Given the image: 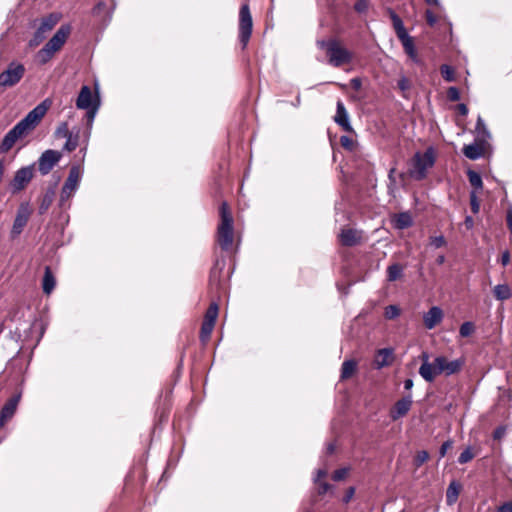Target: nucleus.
I'll return each instance as SVG.
<instances>
[{
    "mask_svg": "<svg viewBox=\"0 0 512 512\" xmlns=\"http://www.w3.org/2000/svg\"><path fill=\"white\" fill-rule=\"evenodd\" d=\"M78 142H79V135H78V133H76V134L71 133L66 138V143H65L63 148H64V150H66L68 152H72V151H74L77 148Z\"/></svg>",
    "mask_w": 512,
    "mask_h": 512,
    "instance_id": "nucleus-38",
    "label": "nucleus"
},
{
    "mask_svg": "<svg viewBox=\"0 0 512 512\" xmlns=\"http://www.w3.org/2000/svg\"><path fill=\"white\" fill-rule=\"evenodd\" d=\"M99 106L100 105H94L92 108H89V109H85L87 111L86 113V116H87V122H88V126L91 128L92 126V123L95 119V116L97 114V111L99 109Z\"/></svg>",
    "mask_w": 512,
    "mask_h": 512,
    "instance_id": "nucleus-47",
    "label": "nucleus"
},
{
    "mask_svg": "<svg viewBox=\"0 0 512 512\" xmlns=\"http://www.w3.org/2000/svg\"><path fill=\"white\" fill-rule=\"evenodd\" d=\"M430 244L435 248H440L446 244V240L443 236H434L430 238Z\"/></svg>",
    "mask_w": 512,
    "mask_h": 512,
    "instance_id": "nucleus-51",
    "label": "nucleus"
},
{
    "mask_svg": "<svg viewBox=\"0 0 512 512\" xmlns=\"http://www.w3.org/2000/svg\"><path fill=\"white\" fill-rule=\"evenodd\" d=\"M20 398V394L14 395L12 398H10L0 410V418L5 419L6 421L11 419L16 412Z\"/></svg>",
    "mask_w": 512,
    "mask_h": 512,
    "instance_id": "nucleus-20",
    "label": "nucleus"
},
{
    "mask_svg": "<svg viewBox=\"0 0 512 512\" xmlns=\"http://www.w3.org/2000/svg\"><path fill=\"white\" fill-rule=\"evenodd\" d=\"M465 225H466V227H467L468 229H471V228L473 227V225H474V220H473V218H472L471 216H467V217L465 218Z\"/></svg>",
    "mask_w": 512,
    "mask_h": 512,
    "instance_id": "nucleus-64",
    "label": "nucleus"
},
{
    "mask_svg": "<svg viewBox=\"0 0 512 512\" xmlns=\"http://www.w3.org/2000/svg\"><path fill=\"white\" fill-rule=\"evenodd\" d=\"M340 143L342 147L351 150L353 147V140L348 136H341Z\"/></svg>",
    "mask_w": 512,
    "mask_h": 512,
    "instance_id": "nucleus-53",
    "label": "nucleus"
},
{
    "mask_svg": "<svg viewBox=\"0 0 512 512\" xmlns=\"http://www.w3.org/2000/svg\"><path fill=\"white\" fill-rule=\"evenodd\" d=\"M510 262V253L509 251H504L501 255V264L503 266H507Z\"/></svg>",
    "mask_w": 512,
    "mask_h": 512,
    "instance_id": "nucleus-61",
    "label": "nucleus"
},
{
    "mask_svg": "<svg viewBox=\"0 0 512 512\" xmlns=\"http://www.w3.org/2000/svg\"><path fill=\"white\" fill-rule=\"evenodd\" d=\"M317 46L325 50L328 63L333 67L338 68L345 64H350L353 60V53L337 39L318 40Z\"/></svg>",
    "mask_w": 512,
    "mask_h": 512,
    "instance_id": "nucleus-4",
    "label": "nucleus"
},
{
    "mask_svg": "<svg viewBox=\"0 0 512 512\" xmlns=\"http://www.w3.org/2000/svg\"><path fill=\"white\" fill-rule=\"evenodd\" d=\"M48 109L46 101L38 104L22 120H20L11 130L7 132L0 144V152L7 153L17 140L28 135L35 129Z\"/></svg>",
    "mask_w": 512,
    "mask_h": 512,
    "instance_id": "nucleus-2",
    "label": "nucleus"
},
{
    "mask_svg": "<svg viewBox=\"0 0 512 512\" xmlns=\"http://www.w3.org/2000/svg\"><path fill=\"white\" fill-rule=\"evenodd\" d=\"M62 154L56 150L44 151L38 159V169L42 175H47L60 161Z\"/></svg>",
    "mask_w": 512,
    "mask_h": 512,
    "instance_id": "nucleus-12",
    "label": "nucleus"
},
{
    "mask_svg": "<svg viewBox=\"0 0 512 512\" xmlns=\"http://www.w3.org/2000/svg\"><path fill=\"white\" fill-rule=\"evenodd\" d=\"M440 72L445 81L453 82L455 80V73L451 66L447 64L441 65Z\"/></svg>",
    "mask_w": 512,
    "mask_h": 512,
    "instance_id": "nucleus-39",
    "label": "nucleus"
},
{
    "mask_svg": "<svg viewBox=\"0 0 512 512\" xmlns=\"http://www.w3.org/2000/svg\"><path fill=\"white\" fill-rule=\"evenodd\" d=\"M348 471H349V469L346 468V467L337 469L333 473V476H332L333 480L334 481H341V480H343L347 476Z\"/></svg>",
    "mask_w": 512,
    "mask_h": 512,
    "instance_id": "nucleus-49",
    "label": "nucleus"
},
{
    "mask_svg": "<svg viewBox=\"0 0 512 512\" xmlns=\"http://www.w3.org/2000/svg\"><path fill=\"white\" fill-rule=\"evenodd\" d=\"M428 458H429V454L427 451H425V450L419 451L414 458V465L417 468H419L428 460Z\"/></svg>",
    "mask_w": 512,
    "mask_h": 512,
    "instance_id": "nucleus-44",
    "label": "nucleus"
},
{
    "mask_svg": "<svg viewBox=\"0 0 512 512\" xmlns=\"http://www.w3.org/2000/svg\"><path fill=\"white\" fill-rule=\"evenodd\" d=\"M350 83H351L352 88L356 91L360 90L362 87V81L360 78H357V77L353 78V79H351Z\"/></svg>",
    "mask_w": 512,
    "mask_h": 512,
    "instance_id": "nucleus-60",
    "label": "nucleus"
},
{
    "mask_svg": "<svg viewBox=\"0 0 512 512\" xmlns=\"http://www.w3.org/2000/svg\"><path fill=\"white\" fill-rule=\"evenodd\" d=\"M58 16L50 14L49 16L42 19L40 26L38 27L42 32L47 34L51 31L58 22Z\"/></svg>",
    "mask_w": 512,
    "mask_h": 512,
    "instance_id": "nucleus-30",
    "label": "nucleus"
},
{
    "mask_svg": "<svg viewBox=\"0 0 512 512\" xmlns=\"http://www.w3.org/2000/svg\"><path fill=\"white\" fill-rule=\"evenodd\" d=\"M468 180L471 186L474 188V191H479L483 188V181L481 175L473 170H468L467 172Z\"/></svg>",
    "mask_w": 512,
    "mask_h": 512,
    "instance_id": "nucleus-34",
    "label": "nucleus"
},
{
    "mask_svg": "<svg viewBox=\"0 0 512 512\" xmlns=\"http://www.w3.org/2000/svg\"><path fill=\"white\" fill-rule=\"evenodd\" d=\"M24 72L25 68L22 64L10 63L8 68L0 74V86H14L22 79Z\"/></svg>",
    "mask_w": 512,
    "mask_h": 512,
    "instance_id": "nucleus-10",
    "label": "nucleus"
},
{
    "mask_svg": "<svg viewBox=\"0 0 512 512\" xmlns=\"http://www.w3.org/2000/svg\"><path fill=\"white\" fill-rule=\"evenodd\" d=\"M393 352L392 348H383L378 350L374 359V366L377 369L389 366L393 361Z\"/></svg>",
    "mask_w": 512,
    "mask_h": 512,
    "instance_id": "nucleus-19",
    "label": "nucleus"
},
{
    "mask_svg": "<svg viewBox=\"0 0 512 512\" xmlns=\"http://www.w3.org/2000/svg\"><path fill=\"white\" fill-rule=\"evenodd\" d=\"M354 494H355V488L349 487L346 491L345 496L343 497V502L345 504H347L353 498Z\"/></svg>",
    "mask_w": 512,
    "mask_h": 512,
    "instance_id": "nucleus-55",
    "label": "nucleus"
},
{
    "mask_svg": "<svg viewBox=\"0 0 512 512\" xmlns=\"http://www.w3.org/2000/svg\"><path fill=\"white\" fill-rule=\"evenodd\" d=\"M426 20L430 26H433L437 22L436 16L430 10L426 11Z\"/></svg>",
    "mask_w": 512,
    "mask_h": 512,
    "instance_id": "nucleus-56",
    "label": "nucleus"
},
{
    "mask_svg": "<svg viewBox=\"0 0 512 512\" xmlns=\"http://www.w3.org/2000/svg\"><path fill=\"white\" fill-rule=\"evenodd\" d=\"M490 137V132L484 120L481 118V116H478L475 126V141L480 142L481 144H485L490 139Z\"/></svg>",
    "mask_w": 512,
    "mask_h": 512,
    "instance_id": "nucleus-22",
    "label": "nucleus"
},
{
    "mask_svg": "<svg viewBox=\"0 0 512 512\" xmlns=\"http://www.w3.org/2000/svg\"><path fill=\"white\" fill-rule=\"evenodd\" d=\"M48 109L46 101L38 104L22 120H20L11 130L7 132L0 144V152L7 153L17 140L28 135L35 129Z\"/></svg>",
    "mask_w": 512,
    "mask_h": 512,
    "instance_id": "nucleus-1",
    "label": "nucleus"
},
{
    "mask_svg": "<svg viewBox=\"0 0 512 512\" xmlns=\"http://www.w3.org/2000/svg\"><path fill=\"white\" fill-rule=\"evenodd\" d=\"M327 469L320 468L316 471V476L314 478V483L318 486V493L325 494L331 488V485L325 481H322L323 478L327 476Z\"/></svg>",
    "mask_w": 512,
    "mask_h": 512,
    "instance_id": "nucleus-25",
    "label": "nucleus"
},
{
    "mask_svg": "<svg viewBox=\"0 0 512 512\" xmlns=\"http://www.w3.org/2000/svg\"><path fill=\"white\" fill-rule=\"evenodd\" d=\"M506 433L504 427L500 426L494 430L493 437L494 439H501Z\"/></svg>",
    "mask_w": 512,
    "mask_h": 512,
    "instance_id": "nucleus-59",
    "label": "nucleus"
},
{
    "mask_svg": "<svg viewBox=\"0 0 512 512\" xmlns=\"http://www.w3.org/2000/svg\"><path fill=\"white\" fill-rule=\"evenodd\" d=\"M458 110H459V112H460V114H461V115H464V116H465V115H467V114H468V108H467V106H466L465 104H463V103L458 105Z\"/></svg>",
    "mask_w": 512,
    "mask_h": 512,
    "instance_id": "nucleus-63",
    "label": "nucleus"
},
{
    "mask_svg": "<svg viewBox=\"0 0 512 512\" xmlns=\"http://www.w3.org/2000/svg\"><path fill=\"white\" fill-rule=\"evenodd\" d=\"M405 53L409 56V58L416 64H421V60L417 55L416 48L413 42L412 37L408 34L399 39Z\"/></svg>",
    "mask_w": 512,
    "mask_h": 512,
    "instance_id": "nucleus-21",
    "label": "nucleus"
},
{
    "mask_svg": "<svg viewBox=\"0 0 512 512\" xmlns=\"http://www.w3.org/2000/svg\"><path fill=\"white\" fill-rule=\"evenodd\" d=\"M447 96L450 101H458L460 99L459 89L456 87H450L447 91Z\"/></svg>",
    "mask_w": 512,
    "mask_h": 512,
    "instance_id": "nucleus-50",
    "label": "nucleus"
},
{
    "mask_svg": "<svg viewBox=\"0 0 512 512\" xmlns=\"http://www.w3.org/2000/svg\"><path fill=\"white\" fill-rule=\"evenodd\" d=\"M443 319V311L437 306L431 307L427 313L424 314V325L427 329H433Z\"/></svg>",
    "mask_w": 512,
    "mask_h": 512,
    "instance_id": "nucleus-18",
    "label": "nucleus"
},
{
    "mask_svg": "<svg viewBox=\"0 0 512 512\" xmlns=\"http://www.w3.org/2000/svg\"><path fill=\"white\" fill-rule=\"evenodd\" d=\"M474 458V454L472 452L471 447L466 448L458 457V462L460 464H465L471 461Z\"/></svg>",
    "mask_w": 512,
    "mask_h": 512,
    "instance_id": "nucleus-43",
    "label": "nucleus"
},
{
    "mask_svg": "<svg viewBox=\"0 0 512 512\" xmlns=\"http://www.w3.org/2000/svg\"><path fill=\"white\" fill-rule=\"evenodd\" d=\"M398 87L401 91H406L410 88V83L406 77H402L398 80Z\"/></svg>",
    "mask_w": 512,
    "mask_h": 512,
    "instance_id": "nucleus-54",
    "label": "nucleus"
},
{
    "mask_svg": "<svg viewBox=\"0 0 512 512\" xmlns=\"http://www.w3.org/2000/svg\"><path fill=\"white\" fill-rule=\"evenodd\" d=\"M71 32L69 25H62L52 38L37 53V60L40 64L49 62L54 54L58 52L68 39Z\"/></svg>",
    "mask_w": 512,
    "mask_h": 512,
    "instance_id": "nucleus-5",
    "label": "nucleus"
},
{
    "mask_svg": "<svg viewBox=\"0 0 512 512\" xmlns=\"http://www.w3.org/2000/svg\"><path fill=\"white\" fill-rule=\"evenodd\" d=\"M54 195H55V192L53 189H49L46 191V193L44 194V196L41 200L40 206H39L40 214H44L49 209V207L51 206V204L54 200Z\"/></svg>",
    "mask_w": 512,
    "mask_h": 512,
    "instance_id": "nucleus-33",
    "label": "nucleus"
},
{
    "mask_svg": "<svg viewBox=\"0 0 512 512\" xmlns=\"http://www.w3.org/2000/svg\"><path fill=\"white\" fill-rule=\"evenodd\" d=\"M94 105H100L99 99L93 97L92 91L89 86H82L76 100L77 108L85 110L92 108Z\"/></svg>",
    "mask_w": 512,
    "mask_h": 512,
    "instance_id": "nucleus-14",
    "label": "nucleus"
},
{
    "mask_svg": "<svg viewBox=\"0 0 512 512\" xmlns=\"http://www.w3.org/2000/svg\"><path fill=\"white\" fill-rule=\"evenodd\" d=\"M394 173H395V168H391L390 171H389V174H388V178H389V181H390V184L388 186L389 188V191H392L394 189V186H395V178H394Z\"/></svg>",
    "mask_w": 512,
    "mask_h": 512,
    "instance_id": "nucleus-57",
    "label": "nucleus"
},
{
    "mask_svg": "<svg viewBox=\"0 0 512 512\" xmlns=\"http://www.w3.org/2000/svg\"><path fill=\"white\" fill-rule=\"evenodd\" d=\"M400 315V309L396 305H389L385 308L384 316L386 319H395Z\"/></svg>",
    "mask_w": 512,
    "mask_h": 512,
    "instance_id": "nucleus-41",
    "label": "nucleus"
},
{
    "mask_svg": "<svg viewBox=\"0 0 512 512\" xmlns=\"http://www.w3.org/2000/svg\"><path fill=\"white\" fill-rule=\"evenodd\" d=\"M219 213L220 223L217 227L216 241L223 251H231L234 242V220L226 202L221 204Z\"/></svg>",
    "mask_w": 512,
    "mask_h": 512,
    "instance_id": "nucleus-3",
    "label": "nucleus"
},
{
    "mask_svg": "<svg viewBox=\"0 0 512 512\" xmlns=\"http://www.w3.org/2000/svg\"><path fill=\"white\" fill-rule=\"evenodd\" d=\"M413 224V219L408 212H401L394 218V226L397 229H405Z\"/></svg>",
    "mask_w": 512,
    "mask_h": 512,
    "instance_id": "nucleus-28",
    "label": "nucleus"
},
{
    "mask_svg": "<svg viewBox=\"0 0 512 512\" xmlns=\"http://www.w3.org/2000/svg\"><path fill=\"white\" fill-rule=\"evenodd\" d=\"M45 38L46 34L38 28L30 40V46H38Z\"/></svg>",
    "mask_w": 512,
    "mask_h": 512,
    "instance_id": "nucleus-46",
    "label": "nucleus"
},
{
    "mask_svg": "<svg viewBox=\"0 0 512 512\" xmlns=\"http://www.w3.org/2000/svg\"><path fill=\"white\" fill-rule=\"evenodd\" d=\"M253 29V20L247 3L242 4L239 11V40L245 48L250 40Z\"/></svg>",
    "mask_w": 512,
    "mask_h": 512,
    "instance_id": "nucleus-8",
    "label": "nucleus"
},
{
    "mask_svg": "<svg viewBox=\"0 0 512 512\" xmlns=\"http://www.w3.org/2000/svg\"><path fill=\"white\" fill-rule=\"evenodd\" d=\"M475 331L474 323L470 321L464 322L459 329V334L461 337H469Z\"/></svg>",
    "mask_w": 512,
    "mask_h": 512,
    "instance_id": "nucleus-40",
    "label": "nucleus"
},
{
    "mask_svg": "<svg viewBox=\"0 0 512 512\" xmlns=\"http://www.w3.org/2000/svg\"><path fill=\"white\" fill-rule=\"evenodd\" d=\"M215 324L211 322L203 321L201 330H200V340L202 343L208 342L210 339L211 333L214 329Z\"/></svg>",
    "mask_w": 512,
    "mask_h": 512,
    "instance_id": "nucleus-36",
    "label": "nucleus"
},
{
    "mask_svg": "<svg viewBox=\"0 0 512 512\" xmlns=\"http://www.w3.org/2000/svg\"><path fill=\"white\" fill-rule=\"evenodd\" d=\"M56 286V279L50 269L49 266L45 267L43 279H42V289L43 292L47 295L51 294Z\"/></svg>",
    "mask_w": 512,
    "mask_h": 512,
    "instance_id": "nucleus-24",
    "label": "nucleus"
},
{
    "mask_svg": "<svg viewBox=\"0 0 512 512\" xmlns=\"http://www.w3.org/2000/svg\"><path fill=\"white\" fill-rule=\"evenodd\" d=\"M389 14L398 39L408 35L402 19L393 10H389Z\"/></svg>",
    "mask_w": 512,
    "mask_h": 512,
    "instance_id": "nucleus-27",
    "label": "nucleus"
},
{
    "mask_svg": "<svg viewBox=\"0 0 512 512\" xmlns=\"http://www.w3.org/2000/svg\"><path fill=\"white\" fill-rule=\"evenodd\" d=\"M218 311H219L218 305L214 302L211 303L205 313L204 321L211 322V323L215 324L217 316H218Z\"/></svg>",
    "mask_w": 512,
    "mask_h": 512,
    "instance_id": "nucleus-37",
    "label": "nucleus"
},
{
    "mask_svg": "<svg viewBox=\"0 0 512 512\" xmlns=\"http://www.w3.org/2000/svg\"><path fill=\"white\" fill-rule=\"evenodd\" d=\"M357 363L354 360H345L341 367V379L350 378L356 371Z\"/></svg>",
    "mask_w": 512,
    "mask_h": 512,
    "instance_id": "nucleus-31",
    "label": "nucleus"
},
{
    "mask_svg": "<svg viewBox=\"0 0 512 512\" xmlns=\"http://www.w3.org/2000/svg\"><path fill=\"white\" fill-rule=\"evenodd\" d=\"M484 144L475 141V143L465 145L463 154L470 160H477L483 156Z\"/></svg>",
    "mask_w": 512,
    "mask_h": 512,
    "instance_id": "nucleus-23",
    "label": "nucleus"
},
{
    "mask_svg": "<svg viewBox=\"0 0 512 512\" xmlns=\"http://www.w3.org/2000/svg\"><path fill=\"white\" fill-rule=\"evenodd\" d=\"M82 177V171L79 166H72L70 168L68 177L61 189L60 194V205L63 206L64 202L69 200L77 191L80 180Z\"/></svg>",
    "mask_w": 512,
    "mask_h": 512,
    "instance_id": "nucleus-9",
    "label": "nucleus"
},
{
    "mask_svg": "<svg viewBox=\"0 0 512 512\" xmlns=\"http://www.w3.org/2000/svg\"><path fill=\"white\" fill-rule=\"evenodd\" d=\"M33 174V166H25L17 170L10 183L12 193H17L23 190L32 180Z\"/></svg>",
    "mask_w": 512,
    "mask_h": 512,
    "instance_id": "nucleus-11",
    "label": "nucleus"
},
{
    "mask_svg": "<svg viewBox=\"0 0 512 512\" xmlns=\"http://www.w3.org/2000/svg\"><path fill=\"white\" fill-rule=\"evenodd\" d=\"M334 121L342 127V129L346 132H351L352 126L349 121L348 112L341 100L337 102L336 115L334 117Z\"/></svg>",
    "mask_w": 512,
    "mask_h": 512,
    "instance_id": "nucleus-16",
    "label": "nucleus"
},
{
    "mask_svg": "<svg viewBox=\"0 0 512 512\" xmlns=\"http://www.w3.org/2000/svg\"><path fill=\"white\" fill-rule=\"evenodd\" d=\"M420 359L422 364L419 368L420 376L427 382H433V368L435 366V359L433 362H429V354L427 352H422L420 355Z\"/></svg>",
    "mask_w": 512,
    "mask_h": 512,
    "instance_id": "nucleus-17",
    "label": "nucleus"
},
{
    "mask_svg": "<svg viewBox=\"0 0 512 512\" xmlns=\"http://www.w3.org/2000/svg\"><path fill=\"white\" fill-rule=\"evenodd\" d=\"M368 8H369V0H358L354 5V9L358 13H364L368 10Z\"/></svg>",
    "mask_w": 512,
    "mask_h": 512,
    "instance_id": "nucleus-48",
    "label": "nucleus"
},
{
    "mask_svg": "<svg viewBox=\"0 0 512 512\" xmlns=\"http://www.w3.org/2000/svg\"><path fill=\"white\" fill-rule=\"evenodd\" d=\"M506 220H507V226H508V229L510 230V232L512 233V206H510L507 210V217H506Z\"/></svg>",
    "mask_w": 512,
    "mask_h": 512,
    "instance_id": "nucleus-62",
    "label": "nucleus"
},
{
    "mask_svg": "<svg viewBox=\"0 0 512 512\" xmlns=\"http://www.w3.org/2000/svg\"><path fill=\"white\" fill-rule=\"evenodd\" d=\"M435 159L433 147H428L424 153L416 152L411 160L410 176L416 180L424 179L428 169L433 167Z\"/></svg>",
    "mask_w": 512,
    "mask_h": 512,
    "instance_id": "nucleus-6",
    "label": "nucleus"
},
{
    "mask_svg": "<svg viewBox=\"0 0 512 512\" xmlns=\"http://www.w3.org/2000/svg\"><path fill=\"white\" fill-rule=\"evenodd\" d=\"M30 214L31 211L28 203L20 204L11 229V235L13 238L22 233L24 227L26 226L29 220Z\"/></svg>",
    "mask_w": 512,
    "mask_h": 512,
    "instance_id": "nucleus-13",
    "label": "nucleus"
},
{
    "mask_svg": "<svg viewBox=\"0 0 512 512\" xmlns=\"http://www.w3.org/2000/svg\"><path fill=\"white\" fill-rule=\"evenodd\" d=\"M470 205L473 213H478L480 210V202L477 197V192L472 190L470 192Z\"/></svg>",
    "mask_w": 512,
    "mask_h": 512,
    "instance_id": "nucleus-45",
    "label": "nucleus"
},
{
    "mask_svg": "<svg viewBox=\"0 0 512 512\" xmlns=\"http://www.w3.org/2000/svg\"><path fill=\"white\" fill-rule=\"evenodd\" d=\"M459 495V486L455 482H451L447 488L446 501L449 505L456 502Z\"/></svg>",
    "mask_w": 512,
    "mask_h": 512,
    "instance_id": "nucleus-35",
    "label": "nucleus"
},
{
    "mask_svg": "<svg viewBox=\"0 0 512 512\" xmlns=\"http://www.w3.org/2000/svg\"><path fill=\"white\" fill-rule=\"evenodd\" d=\"M412 406V397L408 395L398 400L393 408L390 410V417L392 420H398L405 416Z\"/></svg>",
    "mask_w": 512,
    "mask_h": 512,
    "instance_id": "nucleus-15",
    "label": "nucleus"
},
{
    "mask_svg": "<svg viewBox=\"0 0 512 512\" xmlns=\"http://www.w3.org/2000/svg\"><path fill=\"white\" fill-rule=\"evenodd\" d=\"M359 239L356 230L353 229H345L340 233V241L345 246H353L358 243Z\"/></svg>",
    "mask_w": 512,
    "mask_h": 512,
    "instance_id": "nucleus-26",
    "label": "nucleus"
},
{
    "mask_svg": "<svg viewBox=\"0 0 512 512\" xmlns=\"http://www.w3.org/2000/svg\"><path fill=\"white\" fill-rule=\"evenodd\" d=\"M493 294L497 300L504 301L511 297V289L507 284H498L493 289Z\"/></svg>",
    "mask_w": 512,
    "mask_h": 512,
    "instance_id": "nucleus-29",
    "label": "nucleus"
},
{
    "mask_svg": "<svg viewBox=\"0 0 512 512\" xmlns=\"http://www.w3.org/2000/svg\"><path fill=\"white\" fill-rule=\"evenodd\" d=\"M464 365L462 358L448 360L445 356H437L435 358V366L433 368V380L436 376L444 374L445 376H451L461 371Z\"/></svg>",
    "mask_w": 512,
    "mask_h": 512,
    "instance_id": "nucleus-7",
    "label": "nucleus"
},
{
    "mask_svg": "<svg viewBox=\"0 0 512 512\" xmlns=\"http://www.w3.org/2000/svg\"><path fill=\"white\" fill-rule=\"evenodd\" d=\"M402 274L403 267L398 263L389 265L387 268V280L390 282L398 280L402 276Z\"/></svg>",
    "mask_w": 512,
    "mask_h": 512,
    "instance_id": "nucleus-32",
    "label": "nucleus"
},
{
    "mask_svg": "<svg viewBox=\"0 0 512 512\" xmlns=\"http://www.w3.org/2000/svg\"><path fill=\"white\" fill-rule=\"evenodd\" d=\"M497 512H512V501L505 502L502 504Z\"/></svg>",
    "mask_w": 512,
    "mask_h": 512,
    "instance_id": "nucleus-58",
    "label": "nucleus"
},
{
    "mask_svg": "<svg viewBox=\"0 0 512 512\" xmlns=\"http://www.w3.org/2000/svg\"><path fill=\"white\" fill-rule=\"evenodd\" d=\"M452 444L453 442L451 440H447L441 445L439 449L440 458H443L446 455L447 451L452 447Z\"/></svg>",
    "mask_w": 512,
    "mask_h": 512,
    "instance_id": "nucleus-52",
    "label": "nucleus"
},
{
    "mask_svg": "<svg viewBox=\"0 0 512 512\" xmlns=\"http://www.w3.org/2000/svg\"><path fill=\"white\" fill-rule=\"evenodd\" d=\"M71 133L72 132L69 131L68 124L66 122L60 123L55 130V136L57 138H67Z\"/></svg>",
    "mask_w": 512,
    "mask_h": 512,
    "instance_id": "nucleus-42",
    "label": "nucleus"
}]
</instances>
